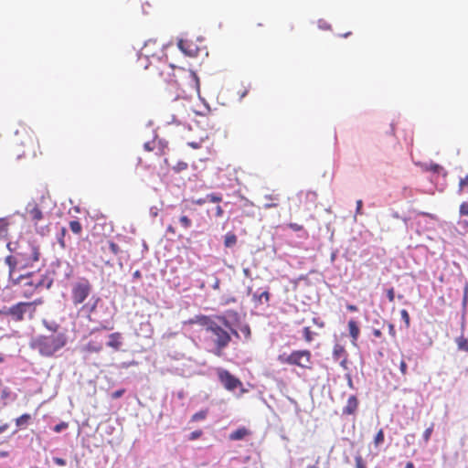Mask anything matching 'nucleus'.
Wrapping results in <instances>:
<instances>
[{
  "label": "nucleus",
  "mask_w": 468,
  "mask_h": 468,
  "mask_svg": "<svg viewBox=\"0 0 468 468\" xmlns=\"http://www.w3.org/2000/svg\"><path fill=\"white\" fill-rule=\"evenodd\" d=\"M164 57V44L156 39L147 40L141 49L135 64L137 70L147 71V78L154 81L173 83L182 91L183 96L198 90L199 80L197 74L183 68H175Z\"/></svg>",
  "instance_id": "nucleus-1"
},
{
  "label": "nucleus",
  "mask_w": 468,
  "mask_h": 468,
  "mask_svg": "<svg viewBox=\"0 0 468 468\" xmlns=\"http://www.w3.org/2000/svg\"><path fill=\"white\" fill-rule=\"evenodd\" d=\"M189 324H197L205 327L206 331L210 333V338L214 345L213 354L221 356L223 351L231 342V334L239 336L235 329L230 328V323L224 315H196L189 320Z\"/></svg>",
  "instance_id": "nucleus-2"
},
{
  "label": "nucleus",
  "mask_w": 468,
  "mask_h": 468,
  "mask_svg": "<svg viewBox=\"0 0 468 468\" xmlns=\"http://www.w3.org/2000/svg\"><path fill=\"white\" fill-rule=\"evenodd\" d=\"M7 248L12 253L5 259L9 269V278H13L17 271L33 268L41 256L39 246L25 239L16 243L9 242Z\"/></svg>",
  "instance_id": "nucleus-3"
},
{
  "label": "nucleus",
  "mask_w": 468,
  "mask_h": 468,
  "mask_svg": "<svg viewBox=\"0 0 468 468\" xmlns=\"http://www.w3.org/2000/svg\"><path fill=\"white\" fill-rule=\"evenodd\" d=\"M43 324L49 331L48 334L39 335L30 343L31 348L37 350L40 356L52 357L57 352L63 349L68 344V336L65 330H61L59 324L43 321Z\"/></svg>",
  "instance_id": "nucleus-4"
},
{
  "label": "nucleus",
  "mask_w": 468,
  "mask_h": 468,
  "mask_svg": "<svg viewBox=\"0 0 468 468\" xmlns=\"http://www.w3.org/2000/svg\"><path fill=\"white\" fill-rule=\"evenodd\" d=\"M92 284L89 279L81 277L70 283L69 299L79 313L90 316L97 309L100 297L92 295Z\"/></svg>",
  "instance_id": "nucleus-5"
},
{
  "label": "nucleus",
  "mask_w": 468,
  "mask_h": 468,
  "mask_svg": "<svg viewBox=\"0 0 468 468\" xmlns=\"http://www.w3.org/2000/svg\"><path fill=\"white\" fill-rule=\"evenodd\" d=\"M12 285H18L20 292L25 297H30L40 286H43L44 280L39 276L33 274L28 275H14L13 278H9Z\"/></svg>",
  "instance_id": "nucleus-6"
},
{
  "label": "nucleus",
  "mask_w": 468,
  "mask_h": 468,
  "mask_svg": "<svg viewBox=\"0 0 468 468\" xmlns=\"http://www.w3.org/2000/svg\"><path fill=\"white\" fill-rule=\"evenodd\" d=\"M311 356L312 355L309 350H295L288 356L285 354L280 355L278 360L282 364L297 366L302 368H310Z\"/></svg>",
  "instance_id": "nucleus-7"
},
{
  "label": "nucleus",
  "mask_w": 468,
  "mask_h": 468,
  "mask_svg": "<svg viewBox=\"0 0 468 468\" xmlns=\"http://www.w3.org/2000/svg\"><path fill=\"white\" fill-rule=\"evenodd\" d=\"M217 375L220 383L229 391H234L242 387V382L227 369L218 368Z\"/></svg>",
  "instance_id": "nucleus-8"
},
{
  "label": "nucleus",
  "mask_w": 468,
  "mask_h": 468,
  "mask_svg": "<svg viewBox=\"0 0 468 468\" xmlns=\"http://www.w3.org/2000/svg\"><path fill=\"white\" fill-rule=\"evenodd\" d=\"M26 216L33 223L37 231L40 232L41 234L45 233L43 228H41V230H38V223L43 219L44 215L37 202L32 201L27 205Z\"/></svg>",
  "instance_id": "nucleus-9"
},
{
  "label": "nucleus",
  "mask_w": 468,
  "mask_h": 468,
  "mask_svg": "<svg viewBox=\"0 0 468 468\" xmlns=\"http://www.w3.org/2000/svg\"><path fill=\"white\" fill-rule=\"evenodd\" d=\"M31 303H18L9 308H7L8 316L16 322H20L24 319L25 314L31 307Z\"/></svg>",
  "instance_id": "nucleus-10"
},
{
  "label": "nucleus",
  "mask_w": 468,
  "mask_h": 468,
  "mask_svg": "<svg viewBox=\"0 0 468 468\" xmlns=\"http://www.w3.org/2000/svg\"><path fill=\"white\" fill-rule=\"evenodd\" d=\"M175 110L176 112L171 115V120L167 118L166 122L180 125L184 123L186 120V117L189 116V111L185 107L179 109L177 105L175 106Z\"/></svg>",
  "instance_id": "nucleus-11"
},
{
  "label": "nucleus",
  "mask_w": 468,
  "mask_h": 468,
  "mask_svg": "<svg viewBox=\"0 0 468 468\" xmlns=\"http://www.w3.org/2000/svg\"><path fill=\"white\" fill-rule=\"evenodd\" d=\"M358 399L356 396L352 395L347 399L346 406L342 410L343 415H355L358 409Z\"/></svg>",
  "instance_id": "nucleus-12"
},
{
  "label": "nucleus",
  "mask_w": 468,
  "mask_h": 468,
  "mask_svg": "<svg viewBox=\"0 0 468 468\" xmlns=\"http://www.w3.org/2000/svg\"><path fill=\"white\" fill-rule=\"evenodd\" d=\"M333 356H334V358L336 360L343 358L340 362V365L343 367H346V365L347 362L346 351L343 346H341L339 344L335 345L334 349H333Z\"/></svg>",
  "instance_id": "nucleus-13"
},
{
  "label": "nucleus",
  "mask_w": 468,
  "mask_h": 468,
  "mask_svg": "<svg viewBox=\"0 0 468 468\" xmlns=\"http://www.w3.org/2000/svg\"><path fill=\"white\" fill-rule=\"evenodd\" d=\"M122 336L119 332L112 333L109 335L107 346L114 350H119L122 345Z\"/></svg>",
  "instance_id": "nucleus-14"
},
{
  "label": "nucleus",
  "mask_w": 468,
  "mask_h": 468,
  "mask_svg": "<svg viewBox=\"0 0 468 468\" xmlns=\"http://www.w3.org/2000/svg\"><path fill=\"white\" fill-rule=\"evenodd\" d=\"M267 202L263 205L265 209L274 208L279 206L280 196L276 193H271L264 196Z\"/></svg>",
  "instance_id": "nucleus-15"
},
{
  "label": "nucleus",
  "mask_w": 468,
  "mask_h": 468,
  "mask_svg": "<svg viewBox=\"0 0 468 468\" xmlns=\"http://www.w3.org/2000/svg\"><path fill=\"white\" fill-rule=\"evenodd\" d=\"M103 349L102 342L90 340L83 347V350L87 353H100Z\"/></svg>",
  "instance_id": "nucleus-16"
},
{
  "label": "nucleus",
  "mask_w": 468,
  "mask_h": 468,
  "mask_svg": "<svg viewBox=\"0 0 468 468\" xmlns=\"http://www.w3.org/2000/svg\"><path fill=\"white\" fill-rule=\"evenodd\" d=\"M270 297H271V294H270L269 291L266 290L261 293H258V292L253 293L252 301L254 302V303L256 305H260L263 303H265L266 304H269Z\"/></svg>",
  "instance_id": "nucleus-17"
},
{
  "label": "nucleus",
  "mask_w": 468,
  "mask_h": 468,
  "mask_svg": "<svg viewBox=\"0 0 468 468\" xmlns=\"http://www.w3.org/2000/svg\"><path fill=\"white\" fill-rule=\"evenodd\" d=\"M250 434V431L247 428L240 427L229 434V440H231V441L243 440L246 436H248Z\"/></svg>",
  "instance_id": "nucleus-18"
},
{
  "label": "nucleus",
  "mask_w": 468,
  "mask_h": 468,
  "mask_svg": "<svg viewBox=\"0 0 468 468\" xmlns=\"http://www.w3.org/2000/svg\"><path fill=\"white\" fill-rule=\"evenodd\" d=\"M348 330L349 335L352 337V343L355 345L360 334V329L355 320H350L348 322Z\"/></svg>",
  "instance_id": "nucleus-19"
},
{
  "label": "nucleus",
  "mask_w": 468,
  "mask_h": 468,
  "mask_svg": "<svg viewBox=\"0 0 468 468\" xmlns=\"http://www.w3.org/2000/svg\"><path fill=\"white\" fill-rule=\"evenodd\" d=\"M296 198L302 202L304 200H310L311 202H315L316 194L312 191H300L296 194Z\"/></svg>",
  "instance_id": "nucleus-20"
},
{
  "label": "nucleus",
  "mask_w": 468,
  "mask_h": 468,
  "mask_svg": "<svg viewBox=\"0 0 468 468\" xmlns=\"http://www.w3.org/2000/svg\"><path fill=\"white\" fill-rule=\"evenodd\" d=\"M237 236L233 232H228L224 237V245L227 248H231L237 243Z\"/></svg>",
  "instance_id": "nucleus-21"
},
{
  "label": "nucleus",
  "mask_w": 468,
  "mask_h": 468,
  "mask_svg": "<svg viewBox=\"0 0 468 468\" xmlns=\"http://www.w3.org/2000/svg\"><path fill=\"white\" fill-rule=\"evenodd\" d=\"M190 44L186 40H179L178 42V48L186 55L188 56H195L196 51L189 48Z\"/></svg>",
  "instance_id": "nucleus-22"
},
{
  "label": "nucleus",
  "mask_w": 468,
  "mask_h": 468,
  "mask_svg": "<svg viewBox=\"0 0 468 468\" xmlns=\"http://www.w3.org/2000/svg\"><path fill=\"white\" fill-rule=\"evenodd\" d=\"M455 343L459 350L468 352V339L461 335L455 339Z\"/></svg>",
  "instance_id": "nucleus-23"
},
{
  "label": "nucleus",
  "mask_w": 468,
  "mask_h": 468,
  "mask_svg": "<svg viewBox=\"0 0 468 468\" xmlns=\"http://www.w3.org/2000/svg\"><path fill=\"white\" fill-rule=\"evenodd\" d=\"M66 235H67V229H66V228L62 227L60 229L59 233L57 236V240L61 249H65L67 246L66 239H65Z\"/></svg>",
  "instance_id": "nucleus-24"
},
{
  "label": "nucleus",
  "mask_w": 468,
  "mask_h": 468,
  "mask_svg": "<svg viewBox=\"0 0 468 468\" xmlns=\"http://www.w3.org/2000/svg\"><path fill=\"white\" fill-rule=\"evenodd\" d=\"M31 420V415L28 413L22 414L20 417L16 419V425L17 427L27 426Z\"/></svg>",
  "instance_id": "nucleus-25"
},
{
  "label": "nucleus",
  "mask_w": 468,
  "mask_h": 468,
  "mask_svg": "<svg viewBox=\"0 0 468 468\" xmlns=\"http://www.w3.org/2000/svg\"><path fill=\"white\" fill-rule=\"evenodd\" d=\"M303 335L304 340L307 343H311L314 339V336L317 335V334L313 332L309 326H305L303 329Z\"/></svg>",
  "instance_id": "nucleus-26"
},
{
  "label": "nucleus",
  "mask_w": 468,
  "mask_h": 468,
  "mask_svg": "<svg viewBox=\"0 0 468 468\" xmlns=\"http://www.w3.org/2000/svg\"><path fill=\"white\" fill-rule=\"evenodd\" d=\"M426 170L436 174H443V176H446L444 168L438 164H430L426 166Z\"/></svg>",
  "instance_id": "nucleus-27"
},
{
  "label": "nucleus",
  "mask_w": 468,
  "mask_h": 468,
  "mask_svg": "<svg viewBox=\"0 0 468 468\" xmlns=\"http://www.w3.org/2000/svg\"><path fill=\"white\" fill-rule=\"evenodd\" d=\"M69 229L76 235H80L82 232V226L79 220H71L69 222Z\"/></svg>",
  "instance_id": "nucleus-28"
},
{
  "label": "nucleus",
  "mask_w": 468,
  "mask_h": 468,
  "mask_svg": "<svg viewBox=\"0 0 468 468\" xmlns=\"http://www.w3.org/2000/svg\"><path fill=\"white\" fill-rule=\"evenodd\" d=\"M207 413H208L207 410H200L198 412H196L195 414L192 415L191 421L203 420H205L207 418Z\"/></svg>",
  "instance_id": "nucleus-29"
},
{
  "label": "nucleus",
  "mask_w": 468,
  "mask_h": 468,
  "mask_svg": "<svg viewBox=\"0 0 468 468\" xmlns=\"http://www.w3.org/2000/svg\"><path fill=\"white\" fill-rule=\"evenodd\" d=\"M384 439H385L384 431L382 429H380L374 438L375 446L378 447L380 444H382L384 442Z\"/></svg>",
  "instance_id": "nucleus-30"
},
{
  "label": "nucleus",
  "mask_w": 468,
  "mask_h": 468,
  "mask_svg": "<svg viewBox=\"0 0 468 468\" xmlns=\"http://www.w3.org/2000/svg\"><path fill=\"white\" fill-rule=\"evenodd\" d=\"M179 222L184 229H189L192 226V220L186 215L179 218Z\"/></svg>",
  "instance_id": "nucleus-31"
},
{
  "label": "nucleus",
  "mask_w": 468,
  "mask_h": 468,
  "mask_svg": "<svg viewBox=\"0 0 468 468\" xmlns=\"http://www.w3.org/2000/svg\"><path fill=\"white\" fill-rule=\"evenodd\" d=\"M207 202L219 203L222 201V197H221V195L211 193V194L207 195Z\"/></svg>",
  "instance_id": "nucleus-32"
},
{
  "label": "nucleus",
  "mask_w": 468,
  "mask_h": 468,
  "mask_svg": "<svg viewBox=\"0 0 468 468\" xmlns=\"http://www.w3.org/2000/svg\"><path fill=\"white\" fill-rule=\"evenodd\" d=\"M433 428H434V424H433V423H431V424L430 425V427H428V428L424 431L422 437H423V440H424V441H425V442H428V441H430L431 436V433H432V431H433Z\"/></svg>",
  "instance_id": "nucleus-33"
},
{
  "label": "nucleus",
  "mask_w": 468,
  "mask_h": 468,
  "mask_svg": "<svg viewBox=\"0 0 468 468\" xmlns=\"http://www.w3.org/2000/svg\"><path fill=\"white\" fill-rule=\"evenodd\" d=\"M459 214L461 218H468V202H463L459 207Z\"/></svg>",
  "instance_id": "nucleus-34"
},
{
  "label": "nucleus",
  "mask_w": 468,
  "mask_h": 468,
  "mask_svg": "<svg viewBox=\"0 0 468 468\" xmlns=\"http://www.w3.org/2000/svg\"><path fill=\"white\" fill-rule=\"evenodd\" d=\"M400 315L402 320L405 322V325L407 328L410 327V317L407 310L403 309L400 311Z\"/></svg>",
  "instance_id": "nucleus-35"
},
{
  "label": "nucleus",
  "mask_w": 468,
  "mask_h": 468,
  "mask_svg": "<svg viewBox=\"0 0 468 468\" xmlns=\"http://www.w3.org/2000/svg\"><path fill=\"white\" fill-rule=\"evenodd\" d=\"M188 167V165L187 163L184 162V161H179L176 163V165L173 167V169L176 171V172H181V171H184L186 169H187Z\"/></svg>",
  "instance_id": "nucleus-36"
},
{
  "label": "nucleus",
  "mask_w": 468,
  "mask_h": 468,
  "mask_svg": "<svg viewBox=\"0 0 468 468\" xmlns=\"http://www.w3.org/2000/svg\"><path fill=\"white\" fill-rule=\"evenodd\" d=\"M468 186V175L460 178L459 181V192H463L464 188Z\"/></svg>",
  "instance_id": "nucleus-37"
},
{
  "label": "nucleus",
  "mask_w": 468,
  "mask_h": 468,
  "mask_svg": "<svg viewBox=\"0 0 468 468\" xmlns=\"http://www.w3.org/2000/svg\"><path fill=\"white\" fill-rule=\"evenodd\" d=\"M108 246H109L110 251L114 255L119 254V252L121 251L120 247L113 241H109Z\"/></svg>",
  "instance_id": "nucleus-38"
},
{
  "label": "nucleus",
  "mask_w": 468,
  "mask_h": 468,
  "mask_svg": "<svg viewBox=\"0 0 468 468\" xmlns=\"http://www.w3.org/2000/svg\"><path fill=\"white\" fill-rule=\"evenodd\" d=\"M7 222L5 219L0 218V237L5 236L7 233Z\"/></svg>",
  "instance_id": "nucleus-39"
},
{
  "label": "nucleus",
  "mask_w": 468,
  "mask_h": 468,
  "mask_svg": "<svg viewBox=\"0 0 468 468\" xmlns=\"http://www.w3.org/2000/svg\"><path fill=\"white\" fill-rule=\"evenodd\" d=\"M458 226L466 233H468V218H460L457 222Z\"/></svg>",
  "instance_id": "nucleus-40"
},
{
  "label": "nucleus",
  "mask_w": 468,
  "mask_h": 468,
  "mask_svg": "<svg viewBox=\"0 0 468 468\" xmlns=\"http://www.w3.org/2000/svg\"><path fill=\"white\" fill-rule=\"evenodd\" d=\"M69 427V423L66 421H61L58 424L55 425L53 431L55 432H60L63 430H66Z\"/></svg>",
  "instance_id": "nucleus-41"
},
{
  "label": "nucleus",
  "mask_w": 468,
  "mask_h": 468,
  "mask_svg": "<svg viewBox=\"0 0 468 468\" xmlns=\"http://www.w3.org/2000/svg\"><path fill=\"white\" fill-rule=\"evenodd\" d=\"M203 432L201 430H198V431H192L190 434H189V437L188 439L190 441H195V440H197L199 439L201 436H202Z\"/></svg>",
  "instance_id": "nucleus-42"
},
{
  "label": "nucleus",
  "mask_w": 468,
  "mask_h": 468,
  "mask_svg": "<svg viewBox=\"0 0 468 468\" xmlns=\"http://www.w3.org/2000/svg\"><path fill=\"white\" fill-rule=\"evenodd\" d=\"M146 151H153L156 147V141L147 142L144 145Z\"/></svg>",
  "instance_id": "nucleus-43"
},
{
  "label": "nucleus",
  "mask_w": 468,
  "mask_h": 468,
  "mask_svg": "<svg viewBox=\"0 0 468 468\" xmlns=\"http://www.w3.org/2000/svg\"><path fill=\"white\" fill-rule=\"evenodd\" d=\"M356 468H366L363 458L361 456H356L355 458Z\"/></svg>",
  "instance_id": "nucleus-44"
},
{
  "label": "nucleus",
  "mask_w": 468,
  "mask_h": 468,
  "mask_svg": "<svg viewBox=\"0 0 468 468\" xmlns=\"http://www.w3.org/2000/svg\"><path fill=\"white\" fill-rule=\"evenodd\" d=\"M240 331L247 339H249L250 337L251 332H250V328L249 325L242 326Z\"/></svg>",
  "instance_id": "nucleus-45"
},
{
  "label": "nucleus",
  "mask_w": 468,
  "mask_h": 468,
  "mask_svg": "<svg viewBox=\"0 0 468 468\" xmlns=\"http://www.w3.org/2000/svg\"><path fill=\"white\" fill-rule=\"evenodd\" d=\"M124 392H125L124 388L118 389V390L112 392L111 397L113 399H117L121 398L124 394Z\"/></svg>",
  "instance_id": "nucleus-46"
},
{
  "label": "nucleus",
  "mask_w": 468,
  "mask_h": 468,
  "mask_svg": "<svg viewBox=\"0 0 468 468\" xmlns=\"http://www.w3.org/2000/svg\"><path fill=\"white\" fill-rule=\"evenodd\" d=\"M387 297L390 303L394 302L395 299V292L393 288H389L387 291Z\"/></svg>",
  "instance_id": "nucleus-47"
},
{
  "label": "nucleus",
  "mask_w": 468,
  "mask_h": 468,
  "mask_svg": "<svg viewBox=\"0 0 468 468\" xmlns=\"http://www.w3.org/2000/svg\"><path fill=\"white\" fill-rule=\"evenodd\" d=\"M288 227L293 231H301L303 229L302 225H299L297 223H290Z\"/></svg>",
  "instance_id": "nucleus-48"
},
{
  "label": "nucleus",
  "mask_w": 468,
  "mask_h": 468,
  "mask_svg": "<svg viewBox=\"0 0 468 468\" xmlns=\"http://www.w3.org/2000/svg\"><path fill=\"white\" fill-rule=\"evenodd\" d=\"M407 369H408V367H407L406 362L404 360H401L400 364H399V370L403 376H405L407 374Z\"/></svg>",
  "instance_id": "nucleus-49"
},
{
  "label": "nucleus",
  "mask_w": 468,
  "mask_h": 468,
  "mask_svg": "<svg viewBox=\"0 0 468 468\" xmlns=\"http://www.w3.org/2000/svg\"><path fill=\"white\" fill-rule=\"evenodd\" d=\"M468 302V282L465 283L463 303L465 305Z\"/></svg>",
  "instance_id": "nucleus-50"
},
{
  "label": "nucleus",
  "mask_w": 468,
  "mask_h": 468,
  "mask_svg": "<svg viewBox=\"0 0 468 468\" xmlns=\"http://www.w3.org/2000/svg\"><path fill=\"white\" fill-rule=\"evenodd\" d=\"M313 323L316 324L318 327L323 328L324 326V323L320 320L318 317H314L312 319Z\"/></svg>",
  "instance_id": "nucleus-51"
},
{
  "label": "nucleus",
  "mask_w": 468,
  "mask_h": 468,
  "mask_svg": "<svg viewBox=\"0 0 468 468\" xmlns=\"http://www.w3.org/2000/svg\"><path fill=\"white\" fill-rule=\"evenodd\" d=\"M54 463L59 466H64L66 465V461L62 458H59V457H56L54 458Z\"/></svg>",
  "instance_id": "nucleus-52"
},
{
  "label": "nucleus",
  "mask_w": 468,
  "mask_h": 468,
  "mask_svg": "<svg viewBox=\"0 0 468 468\" xmlns=\"http://www.w3.org/2000/svg\"><path fill=\"white\" fill-rule=\"evenodd\" d=\"M223 214H224V210H223V208H222L220 206H218V207H216V213H215V216H216L217 218H221V217L223 216Z\"/></svg>",
  "instance_id": "nucleus-53"
},
{
  "label": "nucleus",
  "mask_w": 468,
  "mask_h": 468,
  "mask_svg": "<svg viewBox=\"0 0 468 468\" xmlns=\"http://www.w3.org/2000/svg\"><path fill=\"white\" fill-rule=\"evenodd\" d=\"M388 333L392 337L396 336V329L393 324H388Z\"/></svg>",
  "instance_id": "nucleus-54"
},
{
  "label": "nucleus",
  "mask_w": 468,
  "mask_h": 468,
  "mask_svg": "<svg viewBox=\"0 0 468 468\" xmlns=\"http://www.w3.org/2000/svg\"><path fill=\"white\" fill-rule=\"evenodd\" d=\"M206 202H207V197L205 198H198L193 201L194 204L198 206L204 205Z\"/></svg>",
  "instance_id": "nucleus-55"
},
{
  "label": "nucleus",
  "mask_w": 468,
  "mask_h": 468,
  "mask_svg": "<svg viewBox=\"0 0 468 468\" xmlns=\"http://www.w3.org/2000/svg\"><path fill=\"white\" fill-rule=\"evenodd\" d=\"M362 206H363L362 200L361 199L357 200L356 201V213L357 214H361Z\"/></svg>",
  "instance_id": "nucleus-56"
},
{
  "label": "nucleus",
  "mask_w": 468,
  "mask_h": 468,
  "mask_svg": "<svg viewBox=\"0 0 468 468\" xmlns=\"http://www.w3.org/2000/svg\"><path fill=\"white\" fill-rule=\"evenodd\" d=\"M188 145L194 149H198L200 147V143L197 142H190Z\"/></svg>",
  "instance_id": "nucleus-57"
},
{
  "label": "nucleus",
  "mask_w": 468,
  "mask_h": 468,
  "mask_svg": "<svg viewBox=\"0 0 468 468\" xmlns=\"http://www.w3.org/2000/svg\"><path fill=\"white\" fill-rule=\"evenodd\" d=\"M373 335H374L375 337L379 338V337L382 336V332L379 329H374L373 330Z\"/></svg>",
  "instance_id": "nucleus-58"
},
{
  "label": "nucleus",
  "mask_w": 468,
  "mask_h": 468,
  "mask_svg": "<svg viewBox=\"0 0 468 468\" xmlns=\"http://www.w3.org/2000/svg\"><path fill=\"white\" fill-rule=\"evenodd\" d=\"M347 310L351 311V312H356L358 309L356 305H353V304H348L346 306Z\"/></svg>",
  "instance_id": "nucleus-59"
},
{
  "label": "nucleus",
  "mask_w": 468,
  "mask_h": 468,
  "mask_svg": "<svg viewBox=\"0 0 468 468\" xmlns=\"http://www.w3.org/2000/svg\"><path fill=\"white\" fill-rule=\"evenodd\" d=\"M220 281L217 278L215 281V283L213 284V289L218 290L219 289Z\"/></svg>",
  "instance_id": "nucleus-60"
},
{
  "label": "nucleus",
  "mask_w": 468,
  "mask_h": 468,
  "mask_svg": "<svg viewBox=\"0 0 468 468\" xmlns=\"http://www.w3.org/2000/svg\"><path fill=\"white\" fill-rule=\"evenodd\" d=\"M1 315L8 316V313H7V308L6 307H5L3 309H0V316Z\"/></svg>",
  "instance_id": "nucleus-61"
},
{
  "label": "nucleus",
  "mask_w": 468,
  "mask_h": 468,
  "mask_svg": "<svg viewBox=\"0 0 468 468\" xmlns=\"http://www.w3.org/2000/svg\"><path fill=\"white\" fill-rule=\"evenodd\" d=\"M167 232H169L171 234H176V229L170 225L167 227Z\"/></svg>",
  "instance_id": "nucleus-62"
},
{
  "label": "nucleus",
  "mask_w": 468,
  "mask_h": 468,
  "mask_svg": "<svg viewBox=\"0 0 468 468\" xmlns=\"http://www.w3.org/2000/svg\"><path fill=\"white\" fill-rule=\"evenodd\" d=\"M9 395V391L7 389L2 390L1 397L2 398H7Z\"/></svg>",
  "instance_id": "nucleus-63"
},
{
  "label": "nucleus",
  "mask_w": 468,
  "mask_h": 468,
  "mask_svg": "<svg viewBox=\"0 0 468 468\" xmlns=\"http://www.w3.org/2000/svg\"><path fill=\"white\" fill-rule=\"evenodd\" d=\"M405 468H414V464L411 462L406 463Z\"/></svg>",
  "instance_id": "nucleus-64"
}]
</instances>
